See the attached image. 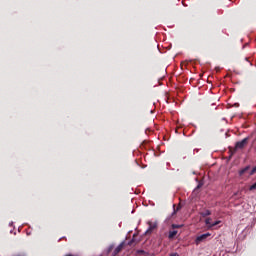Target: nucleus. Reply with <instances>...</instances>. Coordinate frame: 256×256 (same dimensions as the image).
Wrapping results in <instances>:
<instances>
[{"instance_id": "nucleus-8", "label": "nucleus", "mask_w": 256, "mask_h": 256, "mask_svg": "<svg viewBox=\"0 0 256 256\" xmlns=\"http://www.w3.org/2000/svg\"><path fill=\"white\" fill-rule=\"evenodd\" d=\"M201 216L203 218L211 216V211L210 210H205L204 212L201 213Z\"/></svg>"}, {"instance_id": "nucleus-15", "label": "nucleus", "mask_w": 256, "mask_h": 256, "mask_svg": "<svg viewBox=\"0 0 256 256\" xmlns=\"http://www.w3.org/2000/svg\"><path fill=\"white\" fill-rule=\"evenodd\" d=\"M255 189H256V182L252 186H250V191H254Z\"/></svg>"}, {"instance_id": "nucleus-5", "label": "nucleus", "mask_w": 256, "mask_h": 256, "mask_svg": "<svg viewBox=\"0 0 256 256\" xmlns=\"http://www.w3.org/2000/svg\"><path fill=\"white\" fill-rule=\"evenodd\" d=\"M177 234H178L177 230H170L168 235L169 240H173L177 236Z\"/></svg>"}, {"instance_id": "nucleus-16", "label": "nucleus", "mask_w": 256, "mask_h": 256, "mask_svg": "<svg viewBox=\"0 0 256 256\" xmlns=\"http://www.w3.org/2000/svg\"><path fill=\"white\" fill-rule=\"evenodd\" d=\"M180 209H181V206H180V205L177 207V209H175V205H174V214H176L177 212H179Z\"/></svg>"}, {"instance_id": "nucleus-6", "label": "nucleus", "mask_w": 256, "mask_h": 256, "mask_svg": "<svg viewBox=\"0 0 256 256\" xmlns=\"http://www.w3.org/2000/svg\"><path fill=\"white\" fill-rule=\"evenodd\" d=\"M250 170V166H246L245 168H243L242 170L239 171V175L240 177H242L243 175H245V173H248Z\"/></svg>"}, {"instance_id": "nucleus-13", "label": "nucleus", "mask_w": 256, "mask_h": 256, "mask_svg": "<svg viewBox=\"0 0 256 256\" xmlns=\"http://www.w3.org/2000/svg\"><path fill=\"white\" fill-rule=\"evenodd\" d=\"M114 249V245H110L108 248V254H110L112 252V250Z\"/></svg>"}, {"instance_id": "nucleus-7", "label": "nucleus", "mask_w": 256, "mask_h": 256, "mask_svg": "<svg viewBox=\"0 0 256 256\" xmlns=\"http://www.w3.org/2000/svg\"><path fill=\"white\" fill-rule=\"evenodd\" d=\"M137 256H148V252L144 251V250H137L136 251Z\"/></svg>"}, {"instance_id": "nucleus-11", "label": "nucleus", "mask_w": 256, "mask_h": 256, "mask_svg": "<svg viewBox=\"0 0 256 256\" xmlns=\"http://www.w3.org/2000/svg\"><path fill=\"white\" fill-rule=\"evenodd\" d=\"M182 226L181 225H177V224H172V229H180Z\"/></svg>"}, {"instance_id": "nucleus-1", "label": "nucleus", "mask_w": 256, "mask_h": 256, "mask_svg": "<svg viewBox=\"0 0 256 256\" xmlns=\"http://www.w3.org/2000/svg\"><path fill=\"white\" fill-rule=\"evenodd\" d=\"M248 141H249V138L246 137L242 141L237 142L233 153H236L237 149H244V147H246V145L248 144Z\"/></svg>"}, {"instance_id": "nucleus-14", "label": "nucleus", "mask_w": 256, "mask_h": 256, "mask_svg": "<svg viewBox=\"0 0 256 256\" xmlns=\"http://www.w3.org/2000/svg\"><path fill=\"white\" fill-rule=\"evenodd\" d=\"M256 173V166L250 171L249 175H254Z\"/></svg>"}, {"instance_id": "nucleus-18", "label": "nucleus", "mask_w": 256, "mask_h": 256, "mask_svg": "<svg viewBox=\"0 0 256 256\" xmlns=\"http://www.w3.org/2000/svg\"><path fill=\"white\" fill-rule=\"evenodd\" d=\"M65 256H75V255H73V254H67V255H65Z\"/></svg>"}, {"instance_id": "nucleus-12", "label": "nucleus", "mask_w": 256, "mask_h": 256, "mask_svg": "<svg viewBox=\"0 0 256 256\" xmlns=\"http://www.w3.org/2000/svg\"><path fill=\"white\" fill-rule=\"evenodd\" d=\"M221 223V221H216L212 223L211 228L218 226Z\"/></svg>"}, {"instance_id": "nucleus-2", "label": "nucleus", "mask_w": 256, "mask_h": 256, "mask_svg": "<svg viewBox=\"0 0 256 256\" xmlns=\"http://www.w3.org/2000/svg\"><path fill=\"white\" fill-rule=\"evenodd\" d=\"M209 237H211L210 233H205L198 236L195 240L196 245H200L202 242H205Z\"/></svg>"}, {"instance_id": "nucleus-10", "label": "nucleus", "mask_w": 256, "mask_h": 256, "mask_svg": "<svg viewBox=\"0 0 256 256\" xmlns=\"http://www.w3.org/2000/svg\"><path fill=\"white\" fill-rule=\"evenodd\" d=\"M135 235L133 236V239H131L129 242H128V246H133L134 242H135Z\"/></svg>"}, {"instance_id": "nucleus-4", "label": "nucleus", "mask_w": 256, "mask_h": 256, "mask_svg": "<svg viewBox=\"0 0 256 256\" xmlns=\"http://www.w3.org/2000/svg\"><path fill=\"white\" fill-rule=\"evenodd\" d=\"M125 242H122L118 245V247L114 250L113 256H117L124 248Z\"/></svg>"}, {"instance_id": "nucleus-17", "label": "nucleus", "mask_w": 256, "mask_h": 256, "mask_svg": "<svg viewBox=\"0 0 256 256\" xmlns=\"http://www.w3.org/2000/svg\"><path fill=\"white\" fill-rule=\"evenodd\" d=\"M171 256H179L177 253H173L171 254Z\"/></svg>"}, {"instance_id": "nucleus-3", "label": "nucleus", "mask_w": 256, "mask_h": 256, "mask_svg": "<svg viewBox=\"0 0 256 256\" xmlns=\"http://www.w3.org/2000/svg\"><path fill=\"white\" fill-rule=\"evenodd\" d=\"M149 229L146 231V234H151L157 228V222L152 223L151 221L148 222Z\"/></svg>"}, {"instance_id": "nucleus-9", "label": "nucleus", "mask_w": 256, "mask_h": 256, "mask_svg": "<svg viewBox=\"0 0 256 256\" xmlns=\"http://www.w3.org/2000/svg\"><path fill=\"white\" fill-rule=\"evenodd\" d=\"M211 221H212L211 218H207L206 221H205L206 225L209 226L210 228H211V225H212Z\"/></svg>"}]
</instances>
